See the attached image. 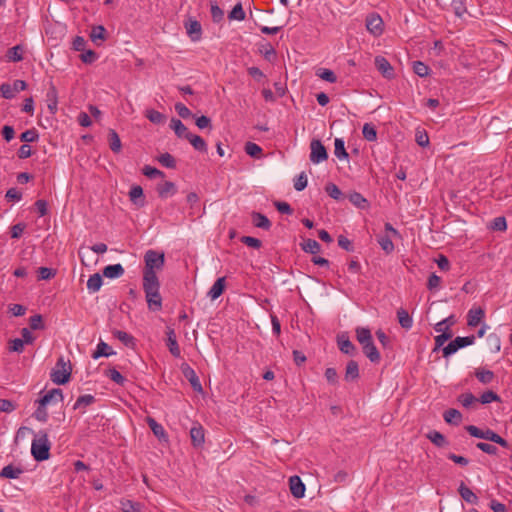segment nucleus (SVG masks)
Segmentation results:
<instances>
[{
	"label": "nucleus",
	"instance_id": "f257e3e1",
	"mask_svg": "<svg viewBox=\"0 0 512 512\" xmlns=\"http://www.w3.org/2000/svg\"><path fill=\"white\" fill-rule=\"evenodd\" d=\"M144 262L143 281L159 280L156 271L161 270L164 266V253L152 249L147 250L144 255Z\"/></svg>",
	"mask_w": 512,
	"mask_h": 512
},
{
	"label": "nucleus",
	"instance_id": "f03ea898",
	"mask_svg": "<svg viewBox=\"0 0 512 512\" xmlns=\"http://www.w3.org/2000/svg\"><path fill=\"white\" fill-rule=\"evenodd\" d=\"M143 290L145 292L148 308L152 311H159L162 308V297L160 295L159 280L143 281Z\"/></svg>",
	"mask_w": 512,
	"mask_h": 512
},
{
	"label": "nucleus",
	"instance_id": "7ed1b4c3",
	"mask_svg": "<svg viewBox=\"0 0 512 512\" xmlns=\"http://www.w3.org/2000/svg\"><path fill=\"white\" fill-rule=\"evenodd\" d=\"M50 441L45 432H39L36 438L33 439L31 444V454L36 461L47 460L50 456Z\"/></svg>",
	"mask_w": 512,
	"mask_h": 512
},
{
	"label": "nucleus",
	"instance_id": "20e7f679",
	"mask_svg": "<svg viewBox=\"0 0 512 512\" xmlns=\"http://www.w3.org/2000/svg\"><path fill=\"white\" fill-rule=\"evenodd\" d=\"M71 373L72 365L70 360H65L61 356L51 371V380L54 384H66L70 380Z\"/></svg>",
	"mask_w": 512,
	"mask_h": 512
},
{
	"label": "nucleus",
	"instance_id": "39448f33",
	"mask_svg": "<svg viewBox=\"0 0 512 512\" xmlns=\"http://www.w3.org/2000/svg\"><path fill=\"white\" fill-rule=\"evenodd\" d=\"M476 337L474 335L466 336V337H456L452 340L448 345L443 347V357L447 358L454 353H456L459 349L470 346L474 344Z\"/></svg>",
	"mask_w": 512,
	"mask_h": 512
},
{
	"label": "nucleus",
	"instance_id": "423d86ee",
	"mask_svg": "<svg viewBox=\"0 0 512 512\" xmlns=\"http://www.w3.org/2000/svg\"><path fill=\"white\" fill-rule=\"evenodd\" d=\"M310 161L314 164H319L328 158L325 146L320 140H312L310 143Z\"/></svg>",
	"mask_w": 512,
	"mask_h": 512
},
{
	"label": "nucleus",
	"instance_id": "0eeeda50",
	"mask_svg": "<svg viewBox=\"0 0 512 512\" xmlns=\"http://www.w3.org/2000/svg\"><path fill=\"white\" fill-rule=\"evenodd\" d=\"M27 84L23 80H15L13 84L3 83L0 85V92L5 99H12L16 93L25 90Z\"/></svg>",
	"mask_w": 512,
	"mask_h": 512
},
{
	"label": "nucleus",
	"instance_id": "6e6552de",
	"mask_svg": "<svg viewBox=\"0 0 512 512\" xmlns=\"http://www.w3.org/2000/svg\"><path fill=\"white\" fill-rule=\"evenodd\" d=\"M366 28L374 36H379L383 32V20L376 14L372 13L366 18Z\"/></svg>",
	"mask_w": 512,
	"mask_h": 512
},
{
	"label": "nucleus",
	"instance_id": "1a4fd4ad",
	"mask_svg": "<svg viewBox=\"0 0 512 512\" xmlns=\"http://www.w3.org/2000/svg\"><path fill=\"white\" fill-rule=\"evenodd\" d=\"M63 399L62 391L59 388H54L44 394L36 402L42 406L55 405Z\"/></svg>",
	"mask_w": 512,
	"mask_h": 512
},
{
	"label": "nucleus",
	"instance_id": "9d476101",
	"mask_svg": "<svg viewBox=\"0 0 512 512\" xmlns=\"http://www.w3.org/2000/svg\"><path fill=\"white\" fill-rule=\"evenodd\" d=\"M185 28L187 35L193 42H197L201 39L202 36V27L199 21L195 19H189L185 23Z\"/></svg>",
	"mask_w": 512,
	"mask_h": 512
},
{
	"label": "nucleus",
	"instance_id": "9b49d317",
	"mask_svg": "<svg viewBox=\"0 0 512 512\" xmlns=\"http://www.w3.org/2000/svg\"><path fill=\"white\" fill-rule=\"evenodd\" d=\"M375 66L386 79H392L394 77V69L385 57H375Z\"/></svg>",
	"mask_w": 512,
	"mask_h": 512
},
{
	"label": "nucleus",
	"instance_id": "f8f14e48",
	"mask_svg": "<svg viewBox=\"0 0 512 512\" xmlns=\"http://www.w3.org/2000/svg\"><path fill=\"white\" fill-rule=\"evenodd\" d=\"M289 488L293 497L300 499L304 497L306 487L301 478L297 475L291 476L289 479Z\"/></svg>",
	"mask_w": 512,
	"mask_h": 512
},
{
	"label": "nucleus",
	"instance_id": "ddd939ff",
	"mask_svg": "<svg viewBox=\"0 0 512 512\" xmlns=\"http://www.w3.org/2000/svg\"><path fill=\"white\" fill-rule=\"evenodd\" d=\"M465 429L471 436L479 439L488 440L491 442L493 441L497 434L491 429L481 430L480 428L474 425H468L465 427Z\"/></svg>",
	"mask_w": 512,
	"mask_h": 512
},
{
	"label": "nucleus",
	"instance_id": "4468645a",
	"mask_svg": "<svg viewBox=\"0 0 512 512\" xmlns=\"http://www.w3.org/2000/svg\"><path fill=\"white\" fill-rule=\"evenodd\" d=\"M337 343H338V347L342 353L351 355V356H353L357 353V348L349 340L348 336H346L345 334L338 336Z\"/></svg>",
	"mask_w": 512,
	"mask_h": 512
},
{
	"label": "nucleus",
	"instance_id": "2eb2a0df",
	"mask_svg": "<svg viewBox=\"0 0 512 512\" xmlns=\"http://www.w3.org/2000/svg\"><path fill=\"white\" fill-rule=\"evenodd\" d=\"M485 316V311L481 307L472 308L467 314V325L469 327L478 326Z\"/></svg>",
	"mask_w": 512,
	"mask_h": 512
},
{
	"label": "nucleus",
	"instance_id": "dca6fc26",
	"mask_svg": "<svg viewBox=\"0 0 512 512\" xmlns=\"http://www.w3.org/2000/svg\"><path fill=\"white\" fill-rule=\"evenodd\" d=\"M191 442L194 447H200L205 441V434L203 427L196 423L190 429Z\"/></svg>",
	"mask_w": 512,
	"mask_h": 512
},
{
	"label": "nucleus",
	"instance_id": "f3484780",
	"mask_svg": "<svg viewBox=\"0 0 512 512\" xmlns=\"http://www.w3.org/2000/svg\"><path fill=\"white\" fill-rule=\"evenodd\" d=\"M160 198H168L173 196L177 192L176 185L171 181H165L157 185L156 188Z\"/></svg>",
	"mask_w": 512,
	"mask_h": 512
},
{
	"label": "nucleus",
	"instance_id": "a211bd4d",
	"mask_svg": "<svg viewBox=\"0 0 512 512\" xmlns=\"http://www.w3.org/2000/svg\"><path fill=\"white\" fill-rule=\"evenodd\" d=\"M458 492L461 496V498L466 501L469 504H478L479 498L478 496L469 488L467 487L464 482H461L458 488Z\"/></svg>",
	"mask_w": 512,
	"mask_h": 512
},
{
	"label": "nucleus",
	"instance_id": "6ab92c4d",
	"mask_svg": "<svg viewBox=\"0 0 512 512\" xmlns=\"http://www.w3.org/2000/svg\"><path fill=\"white\" fill-rule=\"evenodd\" d=\"M363 353L372 363H378L381 359L380 353L374 345L373 340L362 345Z\"/></svg>",
	"mask_w": 512,
	"mask_h": 512
},
{
	"label": "nucleus",
	"instance_id": "aec40b11",
	"mask_svg": "<svg viewBox=\"0 0 512 512\" xmlns=\"http://www.w3.org/2000/svg\"><path fill=\"white\" fill-rule=\"evenodd\" d=\"M147 424L152 430L153 434L159 439L163 441H168L167 433L165 432L163 426L159 424L154 418L148 417Z\"/></svg>",
	"mask_w": 512,
	"mask_h": 512
},
{
	"label": "nucleus",
	"instance_id": "412c9836",
	"mask_svg": "<svg viewBox=\"0 0 512 512\" xmlns=\"http://www.w3.org/2000/svg\"><path fill=\"white\" fill-rule=\"evenodd\" d=\"M170 128L175 132L178 138L187 139L189 134H191L182 121L176 118L171 119Z\"/></svg>",
	"mask_w": 512,
	"mask_h": 512
},
{
	"label": "nucleus",
	"instance_id": "4be33fe9",
	"mask_svg": "<svg viewBox=\"0 0 512 512\" xmlns=\"http://www.w3.org/2000/svg\"><path fill=\"white\" fill-rule=\"evenodd\" d=\"M224 289H225V277H220L214 282V284L208 291L207 296L211 300H215L222 295Z\"/></svg>",
	"mask_w": 512,
	"mask_h": 512
},
{
	"label": "nucleus",
	"instance_id": "5701e85b",
	"mask_svg": "<svg viewBox=\"0 0 512 512\" xmlns=\"http://www.w3.org/2000/svg\"><path fill=\"white\" fill-rule=\"evenodd\" d=\"M125 270L121 264L108 265L103 269V275L110 279H116L123 276Z\"/></svg>",
	"mask_w": 512,
	"mask_h": 512
},
{
	"label": "nucleus",
	"instance_id": "b1692460",
	"mask_svg": "<svg viewBox=\"0 0 512 512\" xmlns=\"http://www.w3.org/2000/svg\"><path fill=\"white\" fill-rule=\"evenodd\" d=\"M94 402H95L94 396H92L90 394L82 395V396L78 397V399L74 403L73 409L79 410L81 413H85L86 407L93 404Z\"/></svg>",
	"mask_w": 512,
	"mask_h": 512
},
{
	"label": "nucleus",
	"instance_id": "393cba45",
	"mask_svg": "<svg viewBox=\"0 0 512 512\" xmlns=\"http://www.w3.org/2000/svg\"><path fill=\"white\" fill-rule=\"evenodd\" d=\"M359 376V366L356 361H349L346 366L345 370V381L347 382H353L357 380Z\"/></svg>",
	"mask_w": 512,
	"mask_h": 512
},
{
	"label": "nucleus",
	"instance_id": "a878e982",
	"mask_svg": "<svg viewBox=\"0 0 512 512\" xmlns=\"http://www.w3.org/2000/svg\"><path fill=\"white\" fill-rule=\"evenodd\" d=\"M130 200L137 206L143 207L145 204L143 197V189L141 186H133L129 192Z\"/></svg>",
	"mask_w": 512,
	"mask_h": 512
},
{
	"label": "nucleus",
	"instance_id": "bb28decb",
	"mask_svg": "<svg viewBox=\"0 0 512 512\" xmlns=\"http://www.w3.org/2000/svg\"><path fill=\"white\" fill-rule=\"evenodd\" d=\"M252 222L255 227L261 228L264 230H269L271 227L270 220L264 214H261L259 212L252 213Z\"/></svg>",
	"mask_w": 512,
	"mask_h": 512
},
{
	"label": "nucleus",
	"instance_id": "cd10ccee",
	"mask_svg": "<svg viewBox=\"0 0 512 512\" xmlns=\"http://www.w3.org/2000/svg\"><path fill=\"white\" fill-rule=\"evenodd\" d=\"M23 473V469L21 467H15L13 465H7L2 468L0 472L1 478L8 479H17Z\"/></svg>",
	"mask_w": 512,
	"mask_h": 512
},
{
	"label": "nucleus",
	"instance_id": "c85d7f7f",
	"mask_svg": "<svg viewBox=\"0 0 512 512\" xmlns=\"http://www.w3.org/2000/svg\"><path fill=\"white\" fill-rule=\"evenodd\" d=\"M103 284L102 276L99 273L91 275L87 281V289L89 293H96Z\"/></svg>",
	"mask_w": 512,
	"mask_h": 512
},
{
	"label": "nucleus",
	"instance_id": "c756f323",
	"mask_svg": "<svg viewBox=\"0 0 512 512\" xmlns=\"http://www.w3.org/2000/svg\"><path fill=\"white\" fill-rule=\"evenodd\" d=\"M443 418L448 424L458 425L462 420V414L457 409H448L444 412Z\"/></svg>",
	"mask_w": 512,
	"mask_h": 512
},
{
	"label": "nucleus",
	"instance_id": "7c9ffc66",
	"mask_svg": "<svg viewBox=\"0 0 512 512\" xmlns=\"http://www.w3.org/2000/svg\"><path fill=\"white\" fill-rule=\"evenodd\" d=\"M475 376L481 383H491L495 381V375L491 370L478 368L475 370Z\"/></svg>",
	"mask_w": 512,
	"mask_h": 512
},
{
	"label": "nucleus",
	"instance_id": "2f4dec72",
	"mask_svg": "<svg viewBox=\"0 0 512 512\" xmlns=\"http://www.w3.org/2000/svg\"><path fill=\"white\" fill-rule=\"evenodd\" d=\"M334 154L339 160H347L348 153L345 149V142L342 138H336L334 141Z\"/></svg>",
	"mask_w": 512,
	"mask_h": 512
},
{
	"label": "nucleus",
	"instance_id": "473e14b6",
	"mask_svg": "<svg viewBox=\"0 0 512 512\" xmlns=\"http://www.w3.org/2000/svg\"><path fill=\"white\" fill-rule=\"evenodd\" d=\"M426 437L437 447H444L448 444L445 436L436 430L428 432Z\"/></svg>",
	"mask_w": 512,
	"mask_h": 512
},
{
	"label": "nucleus",
	"instance_id": "72a5a7b5",
	"mask_svg": "<svg viewBox=\"0 0 512 512\" xmlns=\"http://www.w3.org/2000/svg\"><path fill=\"white\" fill-rule=\"evenodd\" d=\"M357 341L361 344V346L365 343H369L372 338V334L369 328L366 327H357L355 329Z\"/></svg>",
	"mask_w": 512,
	"mask_h": 512
},
{
	"label": "nucleus",
	"instance_id": "f704fd0d",
	"mask_svg": "<svg viewBox=\"0 0 512 512\" xmlns=\"http://www.w3.org/2000/svg\"><path fill=\"white\" fill-rule=\"evenodd\" d=\"M113 354L112 348L105 342L98 343L96 350L93 352L92 357L98 359L100 357H108Z\"/></svg>",
	"mask_w": 512,
	"mask_h": 512
},
{
	"label": "nucleus",
	"instance_id": "c9c22d12",
	"mask_svg": "<svg viewBox=\"0 0 512 512\" xmlns=\"http://www.w3.org/2000/svg\"><path fill=\"white\" fill-rule=\"evenodd\" d=\"M187 140L191 143L195 150L199 152H206L207 145L204 139L198 135L189 134Z\"/></svg>",
	"mask_w": 512,
	"mask_h": 512
},
{
	"label": "nucleus",
	"instance_id": "e433bc0d",
	"mask_svg": "<svg viewBox=\"0 0 512 512\" xmlns=\"http://www.w3.org/2000/svg\"><path fill=\"white\" fill-rule=\"evenodd\" d=\"M108 137H109V146H110V149L115 152V153H118L121 151V147H122V144H121V140H120V137L119 135L117 134V132L113 129H110L109 130V133H108Z\"/></svg>",
	"mask_w": 512,
	"mask_h": 512
},
{
	"label": "nucleus",
	"instance_id": "4c0bfd02",
	"mask_svg": "<svg viewBox=\"0 0 512 512\" xmlns=\"http://www.w3.org/2000/svg\"><path fill=\"white\" fill-rule=\"evenodd\" d=\"M168 346L171 354L178 357L180 355V349L176 340L175 332L173 329H169L167 332Z\"/></svg>",
	"mask_w": 512,
	"mask_h": 512
},
{
	"label": "nucleus",
	"instance_id": "58836bf2",
	"mask_svg": "<svg viewBox=\"0 0 512 512\" xmlns=\"http://www.w3.org/2000/svg\"><path fill=\"white\" fill-rule=\"evenodd\" d=\"M113 336L127 347H132L134 345V337L125 331L115 330L113 331Z\"/></svg>",
	"mask_w": 512,
	"mask_h": 512
},
{
	"label": "nucleus",
	"instance_id": "ea45409f",
	"mask_svg": "<svg viewBox=\"0 0 512 512\" xmlns=\"http://www.w3.org/2000/svg\"><path fill=\"white\" fill-rule=\"evenodd\" d=\"M398 321L401 327L405 329H410L413 324V320L409 313L404 309H399L397 311Z\"/></svg>",
	"mask_w": 512,
	"mask_h": 512
},
{
	"label": "nucleus",
	"instance_id": "a19ab883",
	"mask_svg": "<svg viewBox=\"0 0 512 512\" xmlns=\"http://www.w3.org/2000/svg\"><path fill=\"white\" fill-rule=\"evenodd\" d=\"M120 505L123 512H141V504L129 499H122Z\"/></svg>",
	"mask_w": 512,
	"mask_h": 512
},
{
	"label": "nucleus",
	"instance_id": "79ce46f5",
	"mask_svg": "<svg viewBox=\"0 0 512 512\" xmlns=\"http://www.w3.org/2000/svg\"><path fill=\"white\" fill-rule=\"evenodd\" d=\"M47 101H48V109L51 113H55L57 111V91L54 86H51L47 92Z\"/></svg>",
	"mask_w": 512,
	"mask_h": 512
},
{
	"label": "nucleus",
	"instance_id": "37998d69",
	"mask_svg": "<svg viewBox=\"0 0 512 512\" xmlns=\"http://www.w3.org/2000/svg\"><path fill=\"white\" fill-rule=\"evenodd\" d=\"M363 137L370 142L377 140V131L371 123H365L362 128Z\"/></svg>",
	"mask_w": 512,
	"mask_h": 512
},
{
	"label": "nucleus",
	"instance_id": "c03bdc74",
	"mask_svg": "<svg viewBox=\"0 0 512 512\" xmlns=\"http://www.w3.org/2000/svg\"><path fill=\"white\" fill-rule=\"evenodd\" d=\"M377 242L387 254L391 253L394 250V244L388 235H381L377 238Z\"/></svg>",
	"mask_w": 512,
	"mask_h": 512
},
{
	"label": "nucleus",
	"instance_id": "a18cd8bd",
	"mask_svg": "<svg viewBox=\"0 0 512 512\" xmlns=\"http://www.w3.org/2000/svg\"><path fill=\"white\" fill-rule=\"evenodd\" d=\"M349 201L358 208L364 209L368 206V201L360 193L353 192L349 195Z\"/></svg>",
	"mask_w": 512,
	"mask_h": 512
},
{
	"label": "nucleus",
	"instance_id": "49530a36",
	"mask_svg": "<svg viewBox=\"0 0 512 512\" xmlns=\"http://www.w3.org/2000/svg\"><path fill=\"white\" fill-rule=\"evenodd\" d=\"M301 246L305 252L311 253V254H317L318 252H320V249H321L320 244L314 239L305 240Z\"/></svg>",
	"mask_w": 512,
	"mask_h": 512
},
{
	"label": "nucleus",
	"instance_id": "de8ad7c7",
	"mask_svg": "<svg viewBox=\"0 0 512 512\" xmlns=\"http://www.w3.org/2000/svg\"><path fill=\"white\" fill-rule=\"evenodd\" d=\"M22 52V47L20 45H16L8 50L7 58L9 61L19 62L23 59Z\"/></svg>",
	"mask_w": 512,
	"mask_h": 512
},
{
	"label": "nucleus",
	"instance_id": "09e8293b",
	"mask_svg": "<svg viewBox=\"0 0 512 512\" xmlns=\"http://www.w3.org/2000/svg\"><path fill=\"white\" fill-rule=\"evenodd\" d=\"M228 18L230 20H238V21H242L245 19V12L243 10L241 3H237L233 7V9L231 10V12L228 15Z\"/></svg>",
	"mask_w": 512,
	"mask_h": 512
},
{
	"label": "nucleus",
	"instance_id": "8fccbe9b",
	"mask_svg": "<svg viewBox=\"0 0 512 512\" xmlns=\"http://www.w3.org/2000/svg\"><path fill=\"white\" fill-rule=\"evenodd\" d=\"M158 161L162 166L166 168L174 169L176 167L175 158L169 153L161 154L158 157Z\"/></svg>",
	"mask_w": 512,
	"mask_h": 512
},
{
	"label": "nucleus",
	"instance_id": "3c124183",
	"mask_svg": "<svg viewBox=\"0 0 512 512\" xmlns=\"http://www.w3.org/2000/svg\"><path fill=\"white\" fill-rule=\"evenodd\" d=\"M106 30L103 26H95L92 28L90 33V38L94 43H97L99 40L103 41L105 39Z\"/></svg>",
	"mask_w": 512,
	"mask_h": 512
},
{
	"label": "nucleus",
	"instance_id": "603ef678",
	"mask_svg": "<svg viewBox=\"0 0 512 512\" xmlns=\"http://www.w3.org/2000/svg\"><path fill=\"white\" fill-rule=\"evenodd\" d=\"M245 152L251 157L259 158L262 154V148L256 143L247 142L245 144Z\"/></svg>",
	"mask_w": 512,
	"mask_h": 512
},
{
	"label": "nucleus",
	"instance_id": "864d4df0",
	"mask_svg": "<svg viewBox=\"0 0 512 512\" xmlns=\"http://www.w3.org/2000/svg\"><path fill=\"white\" fill-rule=\"evenodd\" d=\"M415 140L417 144L421 147H427L430 143L429 136L424 129H416Z\"/></svg>",
	"mask_w": 512,
	"mask_h": 512
},
{
	"label": "nucleus",
	"instance_id": "5fc2aeb1",
	"mask_svg": "<svg viewBox=\"0 0 512 512\" xmlns=\"http://www.w3.org/2000/svg\"><path fill=\"white\" fill-rule=\"evenodd\" d=\"M413 71L419 77H426L429 75L430 68L425 63H423L421 61H415L413 63Z\"/></svg>",
	"mask_w": 512,
	"mask_h": 512
},
{
	"label": "nucleus",
	"instance_id": "6e6d98bb",
	"mask_svg": "<svg viewBox=\"0 0 512 512\" xmlns=\"http://www.w3.org/2000/svg\"><path fill=\"white\" fill-rule=\"evenodd\" d=\"M487 343L492 352H499L501 349V341L497 334L492 333L487 337Z\"/></svg>",
	"mask_w": 512,
	"mask_h": 512
},
{
	"label": "nucleus",
	"instance_id": "4d7b16f0",
	"mask_svg": "<svg viewBox=\"0 0 512 512\" xmlns=\"http://www.w3.org/2000/svg\"><path fill=\"white\" fill-rule=\"evenodd\" d=\"M182 372L190 384H199L198 376L191 367H189L188 365H183Z\"/></svg>",
	"mask_w": 512,
	"mask_h": 512
},
{
	"label": "nucleus",
	"instance_id": "13d9d810",
	"mask_svg": "<svg viewBox=\"0 0 512 512\" xmlns=\"http://www.w3.org/2000/svg\"><path fill=\"white\" fill-rule=\"evenodd\" d=\"M38 137V132L35 129L26 130L20 135L21 141L25 144L36 141Z\"/></svg>",
	"mask_w": 512,
	"mask_h": 512
},
{
	"label": "nucleus",
	"instance_id": "bf43d9fd",
	"mask_svg": "<svg viewBox=\"0 0 512 512\" xmlns=\"http://www.w3.org/2000/svg\"><path fill=\"white\" fill-rule=\"evenodd\" d=\"M143 174L148 178L164 177V173L159 169L146 165L142 170Z\"/></svg>",
	"mask_w": 512,
	"mask_h": 512
},
{
	"label": "nucleus",
	"instance_id": "052dcab7",
	"mask_svg": "<svg viewBox=\"0 0 512 512\" xmlns=\"http://www.w3.org/2000/svg\"><path fill=\"white\" fill-rule=\"evenodd\" d=\"M146 117L152 122V123H155V124H160L163 122L164 120V116L162 113L154 110V109H149L146 111Z\"/></svg>",
	"mask_w": 512,
	"mask_h": 512
},
{
	"label": "nucleus",
	"instance_id": "680f3d73",
	"mask_svg": "<svg viewBox=\"0 0 512 512\" xmlns=\"http://www.w3.org/2000/svg\"><path fill=\"white\" fill-rule=\"evenodd\" d=\"M307 182H308V180H307V176H306L305 172H301L294 181L295 190H297V191L304 190L307 186Z\"/></svg>",
	"mask_w": 512,
	"mask_h": 512
},
{
	"label": "nucleus",
	"instance_id": "e2e57ef3",
	"mask_svg": "<svg viewBox=\"0 0 512 512\" xmlns=\"http://www.w3.org/2000/svg\"><path fill=\"white\" fill-rule=\"evenodd\" d=\"M452 337L451 331H447L444 333H441L435 337V348L434 350H437L441 348L446 341H448Z\"/></svg>",
	"mask_w": 512,
	"mask_h": 512
},
{
	"label": "nucleus",
	"instance_id": "0e129e2a",
	"mask_svg": "<svg viewBox=\"0 0 512 512\" xmlns=\"http://www.w3.org/2000/svg\"><path fill=\"white\" fill-rule=\"evenodd\" d=\"M317 75L329 83H335L337 80L335 73L330 69H322Z\"/></svg>",
	"mask_w": 512,
	"mask_h": 512
},
{
	"label": "nucleus",
	"instance_id": "69168bd1",
	"mask_svg": "<svg viewBox=\"0 0 512 512\" xmlns=\"http://www.w3.org/2000/svg\"><path fill=\"white\" fill-rule=\"evenodd\" d=\"M47 406H42L41 404H38L37 409L35 410L33 416L35 419H37L40 422H46L48 419V413L46 410Z\"/></svg>",
	"mask_w": 512,
	"mask_h": 512
},
{
	"label": "nucleus",
	"instance_id": "338daca9",
	"mask_svg": "<svg viewBox=\"0 0 512 512\" xmlns=\"http://www.w3.org/2000/svg\"><path fill=\"white\" fill-rule=\"evenodd\" d=\"M81 60L86 64H91L98 58L96 52L93 50H84L80 55Z\"/></svg>",
	"mask_w": 512,
	"mask_h": 512
},
{
	"label": "nucleus",
	"instance_id": "774afa93",
	"mask_svg": "<svg viewBox=\"0 0 512 512\" xmlns=\"http://www.w3.org/2000/svg\"><path fill=\"white\" fill-rule=\"evenodd\" d=\"M175 110L178 113V115L183 119H187L192 116V112L183 103H176Z\"/></svg>",
	"mask_w": 512,
	"mask_h": 512
}]
</instances>
